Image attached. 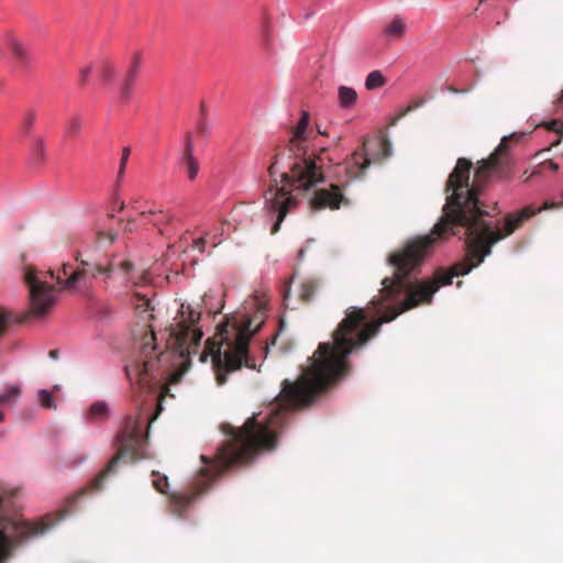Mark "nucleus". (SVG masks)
I'll list each match as a JSON object with an SVG mask.
<instances>
[{
	"instance_id": "b1692460",
	"label": "nucleus",
	"mask_w": 563,
	"mask_h": 563,
	"mask_svg": "<svg viewBox=\"0 0 563 563\" xmlns=\"http://www.w3.org/2000/svg\"><path fill=\"white\" fill-rule=\"evenodd\" d=\"M318 289V283L314 279H307L302 282L299 291V298L302 302L308 303L312 300Z\"/></svg>"
},
{
	"instance_id": "37998d69",
	"label": "nucleus",
	"mask_w": 563,
	"mask_h": 563,
	"mask_svg": "<svg viewBox=\"0 0 563 563\" xmlns=\"http://www.w3.org/2000/svg\"><path fill=\"white\" fill-rule=\"evenodd\" d=\"M57 355H58V351L57 350H53V351L49 352V356L52 358H57Z\"/></svg>"
},
{
	"instance_id": "cd10ccee",
	"label": "nucleus",
	"mask_w": 563,
	"mask_h": 563,
	"mask_svg": "<svg viewBox=\"0 0 563 563\" xmlns=\"http://www.w3.org/2000/svg\"><path fill=\"white\" fill-rule=\"evenodd\" d=\"M86 460L87 454L84 451H79L67 456L63 462V466L67 468H74L81 465Z\"/></svg>"
},
{
	"instance_id": "ddd939ff",
	"label": "nucleus",
	"mask_w": 563,
	"mask_h": 563,
	"mask_svg": "<svg viewBox=\"0 0 563 563\" xmlns=\"http://www.w3.org/2000/svg\"><path fill=\"white\" fill-rule=\"evenodd\" d=\"M142 57L140 53H135L132 57L131 65L120 86L119 98L123 102H129L132 97L133 87L141 74Z\"/></svg>"
},
{
	"instance_id": "09e8293b",
	"label": "nucleus",
	"mask_w": 563,
	"mask_h": 563,
	"mask_svg": "<svg viewBox=\"0 0 563 563\" xmlns=\"http://www.w3.org/2000/svg\"><path fill=\"white\" fill-rule=\"evenodd\" d=\"M55 467H58V463L56 461L52 462Z\"/></svg>"
},
{
	"instance_id": "4468645a",
	"label": "nucleus",
	"mask_w": 563,
	"mask_h": 563,
	"mask_svg": "<svg viewBox=\"0 0 563 563\" xmlns=\"http://www.w3.org/2000/svg\"><path fill=\"white\" fill-rule=\"evenodd\" d=\"M252 305L255 308V313L253 317L249 316V342L252 336L257 333L261 327L264 324L266 316H267V299L266 296L255 295L251 299L249 298V306Z\"/></svg>"
},
{
	"instance_id": "dca6fc26",
	"label": "nucleus",
	"mask_w": 563,
	"mask_h": 563,
	"mask_svg": "<svg viewBox=\"0 0 563 563\" xmlns=\"http://www.w3.org/2000/svg\"><path fill=\"white\" fill-rule=\"evenodd\" d=\"M24 319L25 317H20L4 308H0V340L5 335L11 324L21 323Z\"/></svg>"
},
{
	"instance_id": "4be33fe9",
	"label": "nucleus",
	"mask_w": 563,
	"mask_h": 563,
	"mask_svg": "<svg viewBox=\"0 0 563 563\" xmlns=\"http://www.w3.org/2000/svg\"><path fill=\"white\" fill-rule=\"evenodd\" d=\"M212 128L207 121V110L205 107V103H201L200 107V118L198 119L197 125H196V134L207 140L211 135Z\"/></svg>"
},
{
	"instance_id": "a878e982",
	"label": "nucleus",
	"mask_w": 563,
	"mask_h": 563,
	"mask_svg": "<svg viewBox=\"0 0 563 563\" xmlns=\"http://www.w3.org/2000/svg\"><path fill=\"white\" fill-rule=\"evenodd\" d=\"M405 31L406 25L400 18H395L385 29V33L393 37H401Z\"/></svg>"
},
{
	"instance_id": "20e7f679",
	"label": "nucleus",
	"mask_w": 563,
	"mask_h": 563,
	"mask_svg": "<svg viewBox=\"0 0 563 563\" xmlns=\"http://www.w3.org/2000/svg\"><path fill=\"white\" fill-rule=\"evenodd\" d=\"M132 263L120 255H113L106 264H90L81 262V266L74 269L69 263L63 264L57 273L54 271L42 272L33 267H25L24 282L29 288L31 308L35 316L47 314L56 302V294L47 282L56 279L65 289H77L90 285L91 279L103 277L104 279L122 275V283L129 280Z\"/></svg>"
},
{
	"instance_id": "8fccbe9b",
	"label": "nucleus",
	"mask_w": 563,
	"mask_h": 563,
	"mask_svg": "<svg viewBox=\"0 0 563 563\" xmlns=\"http://www.w3.org/2000/svg\"><path fill=\"white\" fill-rule=\"evenodd\" d=\"M559 143H560V139H559V140H556V142H554V143H553V145H556V144H559Z\"/></svg>"
},
{
	"instance_id": "c03bdc74",
	"label": "nucleus",
	"mask_w": 563,
	"mask_h": 563,
	"mask_svg": "<svg viewBox=\"0 0 563 563\" xmlns=\"http://www.w3.org/2000/svg\"><path fill=\"white\" fill-rule=\"evenodd\" d=\"M277 336H278V333H275V334L273 335V338H272V342H271V344H272V345H274V344H275V342H276V340H277Z\"/></svg>"
},
{
	"instance_id": "c9c22d12",
	"label": "nucleus",
	"mask_w": 563,
	"mask_h": 563,
	"mask_svg": "<svg viewBox=\"0 0 563 563\" xmlns=\"http://www.w3.org/2000/svg\"><path fill=\"white\" fill-rule=\"evenodd\" d=\"M90 74H91V68L90 67H84V68L80 69L79 84L81 86H85L88 82Z\"/></svg>"
},
{
	"instance_id": "6ab92c4d",
	"label": "nucleus",
	"mask_w": 563,
	"mask_h": 563,
	"mask_svg": "<svg viewBox=\"0 0 563 563\" xmlns=\"http://www.w3.org/2000/svg\"><path fill=\"white\" fill-rule=\"evenodd\" d=\"M554 106H555V113L560 118L545 123V128L550 131H554L559 134H563V90L561 91V96L554 102Z\"/></svg>"
},
{
	"instance_id": "f8f14e48",
	"label": "nucleus",
	"mask_w": 563,
	"mask_h": 563,
	"mask_svg": "<svg viewBox=\"0 0 563 563\" xmlns=\"http://www.w3.org/2000/svg\"><path fill=\"white\" fill-rule=\"evenodd\" d=\"M372 161L363 152H355L349 161L338 166V174L344 173L345 184L361 178Z\"/></svg>"
},
{
	"instance_id": "39448f33",
	"label": "nucleus",
	"mask_w": 563,
	"mask_h": 563,
	"mask_svg": "<svg viewBox=\"0 0 563 563\" xmlns=\"http://www.w3.org/2000/svg\"><path fill=\"white\" fill-rule=\"evenodd\" d=\"M221 429L225 440L218 446L213 457L201 455L203 466L195 477L190 490L172 497L173 511L179 517L185 515L222 473L239 467L246 461V421L239 428L223 423Z\"/></svg>"
},
{
	"instance_id": "a19ab883",
	"label": "nucleus",
	"mask_w": 563,
	"mask_h": 563,
	"mask_svg": "<svg viewBox=\"0 0 563 563\" xmlns=\"http://www.w3.org/2000/svg\"><path fill=\"white\" fill-rule=\"evenodd\" d=\"M262 350L264 352V356L266 357L268 350H269V344L266 342L265 345L262 347Z\"/></svg>"
},
{
	"instance_id": "58836bf2",
	"label": "nucleus",
	"mask_w": 563,
	"mask_h": 563,
	"mask_svg": "<svg viewBox=\"0 0 563 563\" xmlns=\"http://www.w3.org/2000/svg\"><path fill=\"white\" fill-rule=\"evenodd\" d=\"M243 208V205L235 206L231 211V219L236 221V216L239 214L240 210Z\"/></svg>"
},
{
	"instance_id": "473e14b6",
	"label": "nucleus",
	"mask_w": 563,
	"mask_h": 563,
	"mask_svg": "<svg viewBox=\"0 0 563 563\" xmlns=\"http://www.w3.org/2000/svg\"><path fill=\"white\" fill-rule=\"evenodd\" d=\"M424 103V100L423 99H419V100H416V101H412L410 104H408V107L406 109H404L399 114L398 117L394 120L393 124L396 123L397 120L404 118L406 114H408L409 112L418 109L419 107H421L422 104Z\"/></svg>"
},
{
	"instance_id": "c756f323",
	"label": "nucleus",
	"mask_w": 563,
	"mask_h": 563,
	"mask_svg": "<svg viewBox=\"0 0 563 563\" xmlns=\"http://www.w3.org/2000/svg\"><path fill=\"white\" fill-rule=\"evenodd\" d=\"M38 401L45 409H56L57 405L52 396V393L47 389H40L37 393Z\"/></svg>"
},
{
	"instance_id": "2f4dec72",
	"label": "nucleus",
	"mask_w": 563,
	"mask_h": 563,
	"mask_svg": "<svg viewBox=\"0 0 563 563\" xmlns=\"http://www.w3.org/2000/svg\"><path fill=\"white\" fill-rule=\"evenodd\" d=\"M115 76L114 68L110 64H104L100 69V78L104 85L110 84Z\"/></svg>"
},
{
	"instance_id": "4c0bfd02",
	"label": "nucleus",
	"mask_w": 563,
	"mask_h": 563,
	"mask_svg": "<svg viewBox=\"0 0 563 563\" xmlns=\"http://www.w3.org/2000/svg\"><path fill=\"white\" fill-rule=\"evenodd\" d=\"M262 33L265 38L268 37V22L266 18H264L262 22Z\"/></svg>"
},
{
	"instance_id": "7c9ffc66",
	"label": "nucleus",
	"mask_w": 563,
	"mask_h": 563,
	"mask_svg": "<svg viewBox=\"0 0 563 563\" xmlns=\"http://www.w3.org/2000/svg\"><path fill=\"white\" fill-rule=\"evenodd\" d=\"M36 120V113L33 110L26 112L22 121V129L26 135H30Z\"/></svg>"
},
{
	"instance_id": "f257e3e1",
	"label": "nucleus",
	"mask_w": 563,
	"mask_h": 563,
	"mask_svg": "<svg viewBox=\"0 0 563 563\" xmlns=\"http://www.w3.org/2000/svg\"><path fill=\"white\" fill-rule=\"evenodd\" d=\"M519 137L517 134L504 136L496 150L477 163L472 184V162L465 157L457 159L445 185V191L451 195L431 234L419 236L389 255L394 274L382 280L383 288L371 305L377 312L384 303L393 305L374 322L367 321L363 309L350 308L332 334L333 343H320L296 380H283L268 415L262 420L249 417V464L276 450L289 411L310 406L321 393L349 374L347 356L374 336L382 323L421 303H430L441 286L450 285L454 276H464L479 266L497 242L536 214L531 207L508 213L504 228L499 229L484 219L488 213L479 207L478 195L486 183L510 177L508 142Z\"/></svg>"
},
{
	"instance_id": "9d476101",
	"label": "nucleus",
	"mask_w": 563,
	"mask_h": 563,
	"mask_svg": "<svg viewBox=\"0 0 563 563\" xmlns=\"http://www.w3.org/2000/svg\"><path fill=\"white\" fill-rule=\"evenodd\" d=\"M349 200L342 192V187L332 184L330 188L319 189L310 200V208L313 211L330 208L339 209L341 205H347Z\"/></svg>"
},
{
	"instance_id": "aec40b11",
	"label": "nucleus",
	"mask_w": 563,
	"mask_h": 563,
	"mask_svg": "<svg viewBox=\"0 0 563 563\" xmlns=\"http://www.w3.org/2000/svg\"><path fill=\"white\" fill-rule=\"evenodd\" d=\"M9 48L18 63L23 66L29 64L30 57L26 47L15 38L9 40Z\"/></svg>"
},
{
	"instance_id": "f03ea898",
	"label": "nucleus",
	"mask_w": 563,
	"mask_h": 563,
	"mask_svg": "<svg viewBox=\"0 0 563 563\" xmlns=\"http://www.w3.org/2000/svg\"><path fill=\"white\" fill-rule=\"evenodd\" d=\"M309 122V113L302 111L288 147L276 154L268 168L271 185L265 192V205L273 217H276L271 229L272 234L279 231L280 223L289 210L297 205L291 191L294 189H309L324 180V157L322 154H308L302 145V142L307 140L306 131Z\"/></svg>"
},
{
	"instance_id": "de8ad7c7",
	"label": "nucleus",
	"mask_w": 563,
	"mask_h": 563,
	"mask_svg": "<svg viewBox=\"0 0 563 563\" xmlns=\"http://www.w3.org/2000/svg\"><path fill=\"white\" fill-rule=\"evenodd\" d=\"M174 247H175V244H170V243L168 244V249H169V250H172V249H174Z\"/></svg>"
},
{
	"instance_id": "1a4fd4ad",
	"label": "nucleus",
	"mask_w": 563,
	"mask_h": 563,
	"mask_svg": "<svg viewBox=\"0 0 563 563\" xmlns=\"http://www.w3.org/2000/svg\"><path fill=\"white\" fill-rule=\"evenodd\" d=\"M117 448V454L109 461L107 466L93 478L92 489H100L104 481L117 473L119 463L125 459L141 460L147 457V434L142 433V412L128 415L124 417L123 424L113 440Z\"/></svg>"
},
{
	"instance_id": "bb28decb",
	"label": "nucleus",
	"mask_w": 563,
	"mask_h": 563,
	"mask_svg": "<svg viewBox=\"0 0 563 563\" xmlns=\"http://www.w3.org/2000/svg\"><path fill=\"white\" fill-rule=\"evenodd\" d=\"M385 84H386V80L379 70H374V71L369 73L365 80V87L368 90L380 88Z\"/></svg>"
},
{
	"instance_id": "2eb2a0df",
	"label": "nucleus",
	"mask_w": 563,
	"mask_h": 563,
	"mask_svg": "<svg viewBox=\"0 0 563 563\" xmlns=\"http://www.w3.org/2000/svg\"><path fill=\"white\" fill-rule=\"evenodd\" d=\"M111 416V409L107 401L96 400L88 408L85 415V421L88 424L100 426Z\"/></svg>"
},
{
	"instance_id": "a18cd8bd",
	"label": "nucleus",
	"mask_w": 563,
	"mask_h": 563,
	"mask_svg": "<svg viewBox=\"0 0 563 563\" xmlns=\"http://www.w3.org/2000/svg\"><path fill=\"white\" fill-rule=\"evenodd\" d=\"M4 420V412L2 410H0V422H2Z\"/></svg>"
},
{
	"instance_id": "e433bc0d",
	"label": "nucleus",
	"mask_w": 563,
	"mask_h": 563,
	"mask_svg": "<svg viewBox=\"0 0 563 563\" xmlns=\"http://www.w3.org/2000/svg\"><path fill=\"white\" fill-rule=\"evenodd\" d=\"M151 305H152L151 300L148 298L143 297L141 299V302L137 303V308L142 309L144 312H146L152 309Z\"/></svg>"
},
{
	"instance_id": "0eeeda50",
	"label": "nucleus",
	"mask_w": 563,
	"mask_h": 563,
	"mask_svg": "<svg viewBox=\"0 0 563 563\" xmlns=\"http://www.w3.org/2000/svg\"><path fill=\"white\" fill-rule=\"evenodd\" d=\"M205 352L211 357L219 385L227 382L228 374L246 365V313L225 317L214 336L206 341Z\"/></svg>"
},
{
	"instance_id": "5701e85b",
	"label": "nucleus",
	"mask_w": 563,
	"mask_h": 563,
	"mask_svg": "<svg viewBox=\"0 0 563 563\" xmlns=\"http://www.w3.org/2000/svg\"><path fill=\"white\" fill-rule=\"evenodd\" d=\"M82 128V117L79 113L71 115L65 123V137L78 135Z\"/></svg>"
},
{
	"instance_id": "79ce46f5",
	"label": "nucleus",
	"mask_w": 563,
	"mask_h": 563,
	"mask_svg": "<svg viewBox=\"0 0 563 563\" xmlns=\"http://www.w3.org/2000/svg\"><path fill=\"white\" fill-rule=\"evenodd\" d=\"M187 240H188V238H187V236H184V238L181 236V238H180V244H179V247H178V249H181V247H183V245H184L185 243H187Z\"/></svg>"
},
{
	"instance_id": "423d86ee",
	"label": "nucleus",
	"mask_w": 563,
	"mask_h": 563,
	"mask_svg": "<svg viewBox=\"0 0 563 563\" xmlns=\"http://www.w3.org/2000/svg\"><path fill=\"white\" fill-rule=\"evenodd\" d=\"M130 154L131 147L124 146L120 158L112 201L109 207V216L115 218L124 212L120 221H125L124 230L130 232L135 231L139 225L152 223L167 239H170L174 234L183 233L184 224L174 214L155 208L153 203H150L140 196L131 198L129 206H125V202L120 198L119 191L124 179Z\"/></svg>"
},
{
	"instance_id": "7ed1b4c3",
	"label": "nucleus",
	"mask_w": 563,
	"mask_h": 563,
	"mask_svg": "<svg viewBox=\"0 0 563 563\" xmlns=\"http://www.w3.org/2000/svg\"><path fill=\"white\" fill-rule=\"evenodd\" d=\"M183 319L166 330L165 351H158L155 332L150 329L141 341L139 357L124 366V372L132 385L150 388L152 380L157 379V372L167 361L170 352L183 362H190V356L197 354L203 336L199 327L201 313L187 307L181 310Z\"/></svg>"
},
{
	"instance_id": "f704fd0d",
	"label": "nucleus",
	"mask_w": 563,
	"mask_h": 563,
	"mask_svg": "<svg viewBox=\"0 0 563 563\" xmlns=\"http://www.w3.org/2000/svg\"><path fill=\"white\" fill-rule=\"evenodd\" d=\"M378 146L382 151L383 158H386L390 155V144L387 140H379Z\"/></svg>"
},
{
	"instance_id": "a211bd4d",
	"label": "nucleus",
	"mask_w": 563,
	"mask_h": 563,
	"mask_svg": "<svg viewBox=\"0 0 563 563\" xmlns=\"http://www.w3.org/2000/svg\"><path fill=\"white\" fill-rule=\"evenodd\" d=\"M30 155L34 165H40L46 159L45 141L43 137H35L32 141Z\"/></svg>"
},
{
	"instance_id": "72a5a7b5",
	"label": "nucleus",
	"mask_w": 563,
	"mask_h": 563,
	"mask_svg": "<svg viewBox=\"0 0 563 563\" xmlns=\"http://www.w3.org/2000/svg\"><path fill=\"white\" fill-rule=\"evenodd\" d=\"M115 238H117V234L111 230L98 231V239L100 242L106 240V241H109L110 243H112L115 240Z\"/></svg>"
},
{
	"instance_id": "9b49d317",
	"label": "nucleus",
	"mask_w": 563,
	"mask_h": 563,
	"mask_svg": "<svg viewBox=\"0 0 563 563\" xmlns=\"http://www.w3.org/2000/svg\"><path fill=\"white\" fill-rule=\"evenodd\" d=\"M194 152H195V144H194V140H192V133L187 132L185 135L184 147H183L181 156L179 157L178 164H179L180 168L185 172L187 179L189 181L196 180L199 169H200L199 162H198L197 157H195Z\"/></svg>"
},
{
	"instance_id": "ea45409f",
	"label": "nucleus",
	"mask_w": 563,
	"mask_h": 563,
	"mask_svg": "<svg viewBox=\"0 0 563 563\" xmlns=\"http://www.w3.org/2000/svg\"><path fill=\"white\" fill-rule=\"evenodd\" d=\"M247 366L249 368H255L256 367V364L253 362L251 355L249 354V363H247Z\"/></svg>"
},
{
	"instance_id": "412c9836",
	"label": "nucleus",
	"mask_w": 563,
	"mask_h": 563,
	"mask_svg": "<svg viewBox=\"0 0 563 563\" xmlns=\"http://www.w3.org/2000/svg\"><path fill=\"white\" fill-rule=\"evenodd\" d=\"M21 387L18 384L9 386L7 390L0 393V406L15 405L21 398Z\"/></svg>"
},
{
	"instance_id": "6e6552de",
	"label": "nucleus",
	"mask_w": 563,
	"mask_h": 563,
	"mask_svg": "<svg viewBox=\"0 0 563 563\" xmlns=\"http://www.w3.org/2000/svg\"><path fill=\"white\" fill-rule=\"evenodd\" d=\"M85 494L86 490L82 489L69 496L65 501L64 509L56 514V519L53 518V515H46L41 520L33 522L10 516L4 509V499L0 496V563L9 556L15 544L29 538L44 534L57 521L63 520L74 510L77 500Z\"/></svg>"
},
{
	"instance_id": "c85d7f7f",
	"label": "nucleus",
	"mask_w": 563,
	"mask_h": 563,
	"mask_svg": "<svg viewBox=\"0 0 563 563\" xmlns=\"http://www.w3.org/2000/svg\"><path fill=\"white\" fill-rule=\"evenodd\" d=\"M153 477V486L155 489L162 494H167L168 488V478L165 475H162L161 473L153 471L152 472Z\"/></svg>"
},
{
	"instance_id": "49530a36",
	"label": "nucleus",
	"mask_w": 563,
	"mask_h": 563,
	"mask_svg": "<svg viewBox=\"0 0 563 563\" xmlns=\"http://www.w3.org/2000/svg\"><path fill=\"white\" fill-rule=\"evenodd\" d=\"M4 435H5V431L4 430L0 431V439H2Z\"/></svg>"
},
{
	"instance_id": "f3484780",
	"label": "nucleus",
	"mask_w": 563,
	"mask_h": 563,
	"mask_svg": "<svg viewBox=\"0 0 563 563\" xmlns=\"http://www.w3.org/2000/svg\"><path fill=\"white\" fill-rule=\"evenodd\" d=\"M339 104L342 109L352 108L357 100V92L347 86H340L338 88Z\"/></svg>"
},
{
	"instance_id": "393cba45",
	"label": "nucleus",
	"mask_w": 563,
	"mask_h": 563,
	"mask_svg": "<svg viewBox=\"0 0 563 563\" xmlns=\"http://www.w3.org/2000/svg\"><path fill=\"white\" fill-rule=\"evenodd\" d=\"M192 241V247L197 249L200 253H205L206 245L209 244L210 246L214 247L218 244L216 235H211L210 233H206L200 236H190Z\"/></svg>"
}]
</instances>
